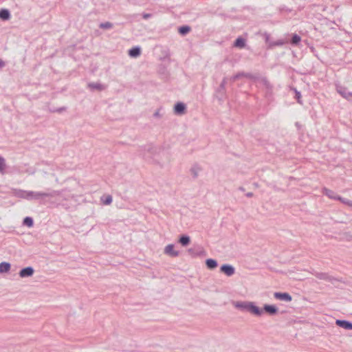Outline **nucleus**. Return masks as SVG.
Returning <instances> with one entry per match:
<instances>
[{
	"mask_svg": "<svg viewBox=\"0 0 352 352\" xmlns=\"http://www.w3.org/2000/svg\"><path fill=\"white\" fill-rule=\"evenodd\" d=\"M185 108L186 107L183 103H177L175 107V112L182 114L184 112Z\"/></svg>",
	"mask_w": 352,
	"mask_h": 352,
	"instance_id": "nucleus-9",
	"label": "nucleus"
},
{
	"mask_svg": "<svg viewBox=\"0 0 352 352\" xmlns=\"http://www.w3.org/2000/svg\"><path fill=\"white\" fill-rule=\"evenodd\" d=\"M179 242L182 243V245H186L190 242V238L187 236H183L179 239Z\"/></svg>",
	"mask_w": 352,
	"mask_h": 352,
	"instance_id": "nucleus-15",
	"label": "nucleus"
},
{
	"mask_svg": "<svg viewBox=\"0 0 352 352\" xmlns=\"http://www.w3.org/2000/svg\"><path fill=\"white\" fill-rule=\"evenodd\" d=\"M322 193L331 199H338V196H337L336 193L331 190L324 188L322 190Z\"/></svg>",
	"mask_w": 352,
	"mask_h": 352,
	"instance_id": "nucleus-7",
	"label": "nucleus"
},
{
	"mask_svg": "<svg viewBox=\"0 0 352 352\" xmlns=\"http://www.w3.org/2000/svg\"><path fill=\"white\" fill-rule=\"evenodd\" d=\"M274 297L278 300H284L287 302H289L292 300V296L287 293L276 292L274 294Z\"/></svg>",
	"mask_w": 352,
	"mask_h": 352,
	"instance_id": "nucleus-3",
	"label": "nucleus"
},
{
	"mask_svg": "<svg viewBox=\"0 0 352 352\" xmlns=\"http://www.w3.org/2000/svg\"><path fill=\"white\" fill-rule=\"evenodd\" d=\"M6 167L5 160L0 156V173H3Z\"/></svg>",
	"mask_w": 352,
	"mask_h": 352,
	"instance_id": "nucleus-21",
	"label": "nucleus"
},
{
	"mask_svg": "<svg viewBox=\"0 0 352 352\" xmlns=\"http://www.w3.org/2000/svg\"><path fill=\"white\" fill-rule=\"evenodd\" d=\"M300 41H301V38L299 36H298L297 34L293 35L292 39V44H298Z\"/></svg>",
	"mask_w": 352,
	"mask_h": 352,
	"instance_id": "nucleus-20",
	"label": "nucleus"
},
{
	"mask_svg": "<svg viewBox=\"0 0 352 352\" xmlns=\"http://www.w3.org/2000/svg\"><path fill=\"white\" fill-rule=\"evenodd\" d=\"M102 201L104 205H109L112 202V197L111 195H107L102 198Z\"/></svg>",
	"mask_w": 352,
	"mask_h": 352,
	"instance_id": "nucleus-16",
	"label": "nucleus"
},
{
	"mask_svg": "<svg viewBox=\"0 0 352 352\" xmlns=\"http://www.w3.org/2000/svg\"><path fill=\"white\" fill-rule=\"evenodd\" d=\"M336 324L345 329L352 330V323L346 320H337Z\"/></svg>",
	"mask_w": 352,
	"mask_h": 352,
	"instance_id": "nucleus-5",
	"label": "nucleus"
},
{
	"mask_svg": "<svg viewBox=\"0 0 352 352\" xmlns=\"http://www.w3.org/2000/svg\"><path fill=\"white\" fill-rule=\"evenodd\" d=\"M338 200L340 201L342 203H343L344 204H346L349 206H352V201L343 199L341 197H338Z\"/></svg>",
	"mask_w": 352,
	"mask_h": 352,
	"instance_id": "nucleus-19",
	"label": "nucleus"
},
{
	"mask_svg": "<svg viewBox=\"0 0 352 352\" xmlns=\"http://www.w3.org/2000/svg\"><path fill=\"white\" fill-rule=\"evenodd\" d=\"M206 263L209 269H214L217 266V261L212 258L207 259Z\"/></svg>",
	"mask_w": 352,
	"mask_h": 352,
	"instance_id": "nucleus-11",
	"label": "nucleus"
},
{
	"mask_svg": "<svg viewBox=\"0 0 352 352\" xmlns=\"http://www.w3.org/2000/svg\"><path fill=\"white\" fill-rule=\"evenodd\" d=\"M23 223L28 227H32L33 226L32 219L30 217H25L23 220Z\"/></svg>",
	"mask_w": 352,
	"mask_h": 352,
	"instance_id": "nucleus-18",
	"label": "nucleus"
},
{
	"mask_svg": "<svg viewBox=\"0 0 352 352\" xmlns=\"http://www.w3.org/2000/svg\"><path fill=\"white\" fill-rule=\"evenodd\" d=\"M296 97H297V98H298V102H299V103H300V93H299V92H297V93H296Z\"/></svg>",
	"mask_w": 352,
	"mask_h": 352,
	"instance_id": "nucleus-25",
	"label": "nucleus"
},
{
	"mask_svg": "<svg viewBox=\"0 0 352 352\" xmlns=\"http://www.w3.org/2000/svg\"><path fill=\"white\" fill-rule=\"evenodd\" d=\"M221 271L228 276H232L234 273V269L229 265H223L221 267Z\"/></svg>",
	"mask_w": 352,
	"mask_h": 352,
	"instance_id": "nucleus-4",
	"label": "nucleus"
},
{
	"mask_svg": "<svg viewBox=\"0 0 352 352\" xmlns=\"http://www.w3.org/2000/svg\"><path fill=\"white\" fill-rule=\"evenodd\" d=\"M90 86H91V87H93L94 88L98 89H102V86L100 85H98V84L97 85H90Z\"/></svg>",
	"mask_w": 352,
	"mask_h": 352,
	"instance_id": "nucleus-24",
	"label": "nucleus"
},
{
	"mask_svg": "<svg viewBox=\"0 0 352 352\" xmlns=\"http://www.w3.org/2000/svg\"><path fill=\"white\" fill-rule=\"evenodd\" d=\"M4 66V63L3 60H0V68Z\"/></svg>",
	"mask_w": 352,
	"mask_h": 352,
	"instance_id": "nucleus-26",
	"label": "nucleus"
},
{
	"mask_svg": "<svg viewBox=\"0 0 352 352\" xmlns=\"http://www.w3.org/2000/svg\"><path fill=\"white\" fill-rule=\"evenodd\" d=\"M34 270L32 267H28L21 270L19 274L20 276L23 278L26 276H30L33 274Z\"/></svg>",
	"mask_w": 352,
	"mask_h": 352,
	"instance_id": "nucleus-6",
	"label": "nucleus"
},
{
	"mask_svg": "<svg viewBox=\"0 0 352 352\" xmlns=\"http://www.w3.org/2000/svg\"><path fill=\"white\" fill-rule=\"evenodd\" d=\"M190 30V28L188 26H183V27L179 28V32L181 34H185L189 32Z\"/></svg>",
	"mask_w": 352,
	"mask_h": 352,
	"instance_id": "nucleus-17",
	"label": "nucleus"
},
{
	"mask_svg": "<svg viewBox=\"0 0 352 352\" xmlns=\"http://www.w3.org/2000/svg\"><path fill=\"white\" fill-rule=\"evenodd\" d=\"M10 270V264L7 262H2L0 263V273H5L9 272Z\"/></svg>",
	"mask_w": 352,
	"mask_h": 352,
	"instance_id": "nucleus-8",
	"label": "nucleus"
},
{
	"mask_svg": "<svg viewBox=\"0 0 352 352\" xmlns=\"http://www.w3.org/2000/svg\"><path fill=\"white\" fill-rule=\"evenodd\" d=\"M164 253L171 256L179 255V252L175 250V247L173 244H169L165 247Z\"/></svg>",
	"mask_w": 352,
	"mask_h": 352,
	"instance_id": "nucleus-2",
	"label": "nucleus"
},
{
	"mask_svg": "<svg viewBox=\"0 0 352 352\" xmlns=\"http://www.w3.org/2000/svg\"><path fill=\"white\" fill-rule=\"evenodd\" d=\"M245 310L256 316H260L262 314V310L252 302H249L245 305Z\"/></svg>",
	"mask_w": 352,
	"mask_h": 352,
	"instance_id": "nucleus-1",
	"label": "nucleus"
},
{
	"mask_svg": "<svg viewBox=\"0 0 352 352\" xmlns=\"http://www.w3.org/2000/svg\"><path fill=\"white\" fill-rule=\"evenodd\" d=\"M234 46L243 48L245 46V40L241 38H238L234 43Z\"/></svg>",
	"mask_w": 352,
	"mask_h": 352,
	"instance_id": "nucleus-14",
	"label": "nucleus"
},
{
	"mask_svg": "<svg viewBox=\"0 0 352 352\" xmlns=\"http://www.w3.org/2000/svg\"><path fill=\"white\" fill-rule=\"evenodd\" d=\"M264 309L271 314H274L277 311L276 308L272 305H265Z\"/></svg>",
	"mask_w": 352,
	"mask_h": 352,
	"instance_id": "nucleus-13",
	"label": "nucleus"
},
{
	"mask_svg": "<svg viewBox=\"0 0 352 352\" xmlns=\"http://www.w3.org/2000/svg\"><path fill=\"white\" fill-rule=\"evenodd\" d=\"M129 54L131 57H137L140 54V49L138 47H133L129 50Z\"/></svg>",
	"mask_w": 352,
	"mask_h": 352,
	"instance_id": "nucleus-12",
	"label": "nucleus"
},
{
	"mask_svg": "<svg viewBox=\"0 0 352 352\" xmlns=\"http://www.w3.org/2000/svg\"><path fill=\"white\" fill-rule=\"evenodd\" d=\"M100 27L102 28H110L112 27V25L110 23H102Z\"/></svg>",
	"mask_w": 352,
	"mask_h": 352,
	"instance_id": "nucleus-22",
	"label": "nucleus"
},
{
	"mask_svg": "<svg viewBox=\"0 0 352 352\" xmlns=\"http://www.w3.org/2000/svg\"><path fill=\"white\" fill-rule=\"evenodd\" d=\"M248 303H249V302L238 303V304L236 305V307H241V308H242V309H245V305H246L247 304H248Z\"/></svg>",
	"mask_w": 352,
	"mask_h": 352,
	"instance_id": "nucleus-23",
	"label": "nucleus"
},
{
	"mask_svg": "<svg viewBox=\"0 0 352 352\" xmlns=\"http://www.w3.org/2000/svg\"><path fill=\"white\" fill-rule=\"evenodd\" d=\"M10 12L8 10L2 9L0 10V18L3 20H7L10 18Z\"/></svg>",
	"mask_w": 352,
	"mask_h": 352,
	"instance_id": "nucleus-10",
	"label": "nucleus"
}]
</instances>
